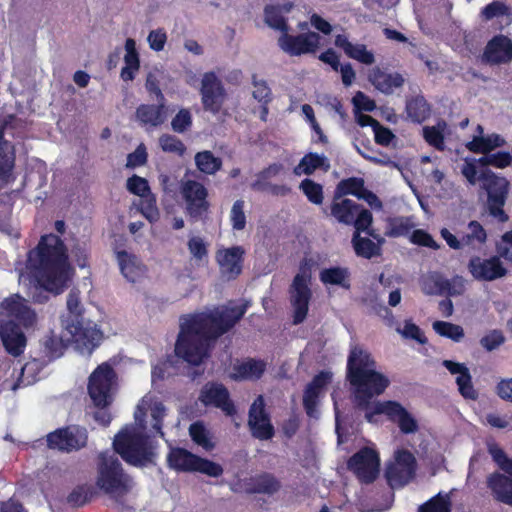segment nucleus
<instances>
[{"label":"nucleus","mask_w":512,"mask_h":512,"mask_svg":"<svg viewBox=\"0 0 512 512\" xmlns=\"http://www.w3.org/2000/svg\"><path fill=\"white\" fill-rule=\"evenodd\" d=\"M312 262L304 259L299 271L293 279L291 303L293 306V323H301L307 316L309 302L312 297L310 288L312 279Z\"/></svg>","instance_id":"obj_9"},{"label":"nucleus","mask_w":512,"mask_h":512,"mask_svg":"<svg viewBox=\"0 0 512 512\" xmlns=\"http://www.w3.org/2000/svg\"><path fill=\"white\" fill-rule=\"evenodd\" d=\"M7 120L0 126V189L14 181L12 172L15 166V151L9 141L5 139Z\"/></svg>","instance_id":"obj_25"},{"label":"nucleus","mask_w":512,"mask_h":512,"mask_svg":"<svg viewBox=\"0 0 512 512\" xmlns=\"http://www.w3.org/2000/svg\"><path fill=\"white\" fill-rule=\"evenodd\" d=\"M244 208L245 202L242 199H238L233 203L230 211V221L234 230L241 231L246 227V215Z\"/></svg>","instance_id":"obj_55"},{"label":"nucleus","mask_w":512,"mask_h":512,"mask_svg":"<svg viewBox=\"0 0 512 512\" xmlns=\"http://www.w3.org/2000/svg\"><path fill=\"white\" fill-rule=\"evenodd\" d=\"M67 313L62 316V325L70 334V340L81 354L91 355L100 345L103 334L97 325L84 317L80 291L72 288L67 295Z\"/></svg>","instance_id":"obj_5"},{"label":"nucleus","mask_w":512,"mask_h":512,"mask_svg":"<svg viewBox=\"0 0 512 512\" xmlns=\"http://www.w3.org/2000/svg\"><path fill=\"white\" fill-rule=\"evenodd\" d=\"M368 235L373 237L377 243L373 242L371 239L367 237H361L358 233H354L352 237V244L355 250V253L358 256L370 259L373 256L380 254V247L384 242V239L374 232H368Z\"/></svg>","instance_id":"obj_34"},{"label":"nucleus","mask_w":512,"mask_h":512,"mask_svg":"<svg viewBox=\"0 0 512 512\" xmlns=\"http://www.w3.org/2000/svg\"><path fill=\"white\" fill-rule=\"evenodd\" d=\"M192 124L193 118L190 110L181 108L172 118L171 128L174 132L183 134L191 129Z\"/></svg>","instance_id":"obj_52"},{"label":"nucleus","mask_w":512,"mask_h":512,"mask_svg":"<svg viewBox=\"0 0 512 512\" xmlns=\"http://www.w3.org/2000/svg\"><path fill=\"white\" fill-rule=\"evenodd\" d=\"M445 277L438 272H428L420 279V287L426 295H444Z\"/></svg>","instance_id":"obj_44"},{"label":"nucleus","mask_w":512,"mask_h":512,"mask_svg":"<svg viewBox=\"0 0 512 512\" xmlns=\"http://www.w3.org/2000/svg\"><path fill=\"white\" fill-rule=\"evenodd\" d=\"M201 102L205 111L218 114L227 98L222 81L213 71L203 74L200 88Z\"/></svg>","instance_id":"obj_13"},{"label":"nucleus","mask_w":512,"mask_h":512,"mask_svg":"<svg viewBox=\"0 0 512 512\" xmlns=\"http://www.w3.org/2000/svg\"><path fill=\"white\" fill-rule=\"evenodd\" d=\"M365 190L362 178L352 177L339 182L336 188V197L353 195L359 199V195Z\"/></svg>","instance_id":"obj_48"},{"label":"nucleus","mask_w":512,"mask_h":512,"mask_svg":"<svg viewBox=\"0 0 512 512\" xmlns=\"http://www.w3.org/2000/svg\"><path fill=\"white\" fill-rule=\"evenodd\" d=\"M248 426L252 436L259 440H269L275 434L261 395L254 400L249 409Z\"/></svg>","instance_id":"obj_17"},{"label":"nucleus","mask_w":512,"mask_h":512,"mask_svg":"<svg viewBox=\"0 0 512 512\" xmlns=\"http://www.w3.org/2000/svg\"><path fill=\"white\" fill-rule=\"evenodd\" d=\"M266 364L262 360L248 359L233 368L232 377L235 380H257L264 374Z\"/></svg>","instance_id":"obj_35"},{"label":"nucleus","mask_w":512,"mask_h":512,"mask_svg":"<svg viewBox=\"0 0 512 512\" xmlns=\"http://www.w3.org/2000/svg\"><path fill=\"white\" fill-rule=\"evenodd\" d=\"M347 379L353 387L354 402L367 408L373 397L381 395L390 381L376 370V362L362 346H350L347 359Z\"/></svg>","instance_id":"obj_3"},{"label":"nucleus","mask_w":512,"mask_h":512,"mask_svg":"<svg viewBox=\"0 0 512 512\" xmlns=\"http://www.w3.org/2000/svg\"><path fill=\"white\" fill-rule=\"evenodd\" d=\"M487 240V234L484 227L475 220L467 225V232L461 235V243L464 248L477 249Z\"/></svg>","instance_id":"obj_42"},{"label":"nucleus","mask_w":512,"mask_h":512,"mask_svg":"<svg viewBox=\"0 0 512 512\" xmlns=\"http://www.w3.org/2000/svg\"><path fill=\"white\" fill-rule=\"evenodd\" d=\"M319 43L320 36L315 32H309L295 37L290 36V54L301 55L314 53Z\"/></svg>","instance_id":"obj_38"},{"label":"nucleus","mask_w":512,"mask_h":512,"mask_svg":"<svg viewBox=\"0 0 512 512\" xmlns=\"http://www.w3.org/2000/svg\"><path fill=\"white\" fill-rule=\"evenodd\" d=\"M47 447L51 450L70 453L87 446L88 431L80 425L58 428L46 436Z\"/></svg>","instance_id":"obj_11"},{"label":"nucleus","mask_w":512,"mask_h":512,"mask_svg":"<svg viewBox=\"0 0 512 512\" xmlns=\"http://www.w3.org/2000/svg\"><path fill=\"white\" fill-rule=\"evenodd\" d=\"M418 512H450L449 498L438 495L421 505Z\"/></svg>","instance_id":"obj_60"},{"label":"nucleus","mask_w":512,"mask_h":512,"mask_svg":"<svg viewBox=\"0 0 512 512\" xmlns=\"http://www.w3.org/2000/svg\"><path fill=\"white\" fill-rule=\"evenodd\" d=\"M284 172L281 164H272L256 175L251 183V189L256 192L268 193L273 196H285L288 188L285 185H278L272 182L280 173Z\"/></svg>","instance_id":"obj_24"},{"label":"nucleus","mask_w":512,"mask_h":512,"mask_svg":"<svg viewBox=\"0 0 512 512\" xmlns=\"http://www.w3.org/2000/svg\"><path fill=\"white\" fill-rule=\"evenodd\" d=\"M166 102L157 104H140L135 111V118L143 127L156 128L161 126L167 119Z\"/></svg>","instance_id":"obj_26"},{"label":"nucleus","mask_w":512,"mask_h":512,"mask_svg":"<svg viewBox=\"0 0 512 512\" xmlns=\"http://www.w3.org/2000/svg\"><path fill=\"white\" fill-rule=\"evenodd\" d=\"M117 374L112 365L103 362L90 374L87 384L88 395L96 408H107L114 400Z\"/></svg>","instance_id":"obj_7"},{"label":"nucleus","mask_w":512,"mask_h":512,"mask_svg":"<svg viewBox=\"0 0 512 512\" xmlns=\"http://www.w3.org/2000/svg\"><path fill=\"white\" fill-rule=\"evenodd\" d=\"M369 81L379 91L390 94L395 88L401 87L404 83L403 77L398 74H390L374 68L369 74Z\"/></svg>","instance_id":"obj_33"},{"label":"nucleus","mask_w":512,"mask_h":512,"mask_svg":"<svg viewBox=\"0 0 512 512\" xmlns=\"http://www.w3.org/2000/svg\"><path fill=\"white\" fill-rule=\"evenodd\" d=\"M447 129V124L445 121H438L434 126H425L422 129L423 137L425 141L436 148L437 150H444V133Z\"/></svg>","instance_id":"obj_45"},{"label":"nucleus","mask_w":512,"mask_h":512,"mask_svg":"<svg viewBox=\"0 0 512 512\" xmlns=\"http://www.w3.org/2000/svg\"><path fill=\"white\" fill-rule=\"evenodd\" d=\"M333 374L330 371H321L306 386L303 395V405L306 414L310 418H319V398L323 395L324 389L332 381Z\"/></svg>","instance_id":"obj_18"},{"label":"nucleus","mask_w":512,"mask_h":512,"mask_svg":"<svg viewBox=\"0 0 512 512\" xmlns=\"http://www.w3.org/2000/svg\"><path fill=\"white\" fill-rule=\"evenodd\" d=\"M158 141L161 150L165 153L176 154L179 157L186 153L187 148L185 144L175 135L162 134Z\"/></svg>","instance_id":"obj_51"},{"label":"nucleus","mask_w":512,"mask_h":512,"mask_svg":"<svg viewBox=\"0 0 512 512\" xmlns=\"http://www.w3.org/2000/svg\"><path fill=\"white\" fill-rule=\"evenodd\" d=\"M465 280L461 276H454L451 279L445 278L444 295L459 296L465 292Z\"/></svg>","instance_id":"obj_63"},{"label":"nucleus","mask_w":512,"mask_h":512,"mask_svg":"<svg viewBox=\"0 0 512 512\" xmlns=\"http://www.w3.org/2000/svg\"><path fill=\"white\" fill-rule=\"evenodd\" d=\"M94 491L91 486L78 485L67 496V503L72 507H82L93 498Z\"/></svg>","instance_id":"obj_49"},{"label":"nucleus","mask_w":512,"mask_h":512,"mask_svg":"<svg viewBox=\"0 0 512 512\" xmlns=\"http://www.w3.org/2000/svg\"><path fill=\"white\" fill-rule=\"evenodd\" d=\"M415 472L414 455L407 450H398L395 453L394 462L386 469V478L392 488L402 487L414 478Z\"/></svg>","instance_id":"obj_14"},{"label":"nucleus","mask_w":512,"mask_h":512,"mask_svg":"<svg viewBox=\"0 0 512 512\" xmlns=\"http://www.w3.org/2000/svg\"><path fill=\"white\" fill-rule=\"evenodd\" d=\"M42 344L46 356L50 359L59 358L63 354V350L65 348L62 340L53 333L46 335Z\"/></svg>","instance_id":"obj_53"},{"label":"nucleus","mask_w":512,"mask_h":512,"mask_svg":"<svg viewBox=\"0 0 512 512\" xmlns=\"http://www.w3.org/2000/svg\"><path fill=\"white\" fill-rule=\"evenodd\" d=\"M488 451L499 468L512 476V459L507 457L504 450L497 444H491Z\"/></svg>","instance_id":"obj_56"},{"label":"nucleus","mask_w":512,"mask_h":512,"mask_svg":"<svg viewBox=\"0 0 512 512\" xmlns=\"http://www.w3.org/2000/svg\"><path fill=\"white\" fill-rule=\"evenodd\" d=\"M471 275L479 281H493L506 275L507 270L497 256L483 259L472 257L468 263Z\"/></svg>","instance_id":"obj_20"},{"label":"nucleus","mask_w":512,"mask_h":512,"mask_svg":"<svg viewBox=\"0 0 512 512\" xmlns=\"http://www.w3.org/2000/svg\"><path fill=\"white\" fill-rule=\"evenodd\" d=\"M408 117L416 123H421L430 115V106L422 96H417L409 100L406 104Z\"/></svg>","instance_id":"obj_46"},{"label":"nucleus","mask_w":512,"mask_h":512,"mask_svg":"<svg viewBox=\"0 0 512 512\" xmlns=\"http://www.w3.org/2000/svg\"><path fill=\"white\" fill-rule=\"evenodd\" d=\"M247 305L225 306L183 317L175 342V355L199 366L210 356L216 341L228 333L245 315Z\"/></svg>","instance_id":"obj_1"},{"label":"nucleus","mask_w":512,"mask_h":512,"mask_svg":"<svg viewBox=\"0 0 512 512\" xmlns=\"http://www.w3.org/2000/svg\"><path fill=\"white\" fill-rule=\"evenodd\" d=\"M189 435L191 440L204 451L210 452L215 448L213 435L202 421H196L189 426Z\"/></svg>","instance_id":"obj_41"},{"label":"nucleus","mask_w":512,"mask_h":512,"mask_svg":"<svg viewBox=\"0 0 512 512\" xmlns=\"http://www.w3.org/2000/svg\"><path fill=\"white\" fill-rule=\"evenodd\" d=\"M487 485L497 501L512 506L511 478L500 473H494L487 478Z\"/></svg>","instance_id":"obj_31"},{"label":"nucleus","mask_w":512,"mask_h":512,"mask_svg":"<svg viewBox=\"0 0 512 512\" xmlns=\"http://www.w3.org/2000/svg\"><path fill=\"white\" fill-rule=\"evenodd\" d=\"M244 254L245 251L241 246H233L217 251L216 261L222 277L227 280H235L242 273Z\"/></svg>","instance_id":"obj_19"},{"label":"nucleus","mask_w":512,"mask_h":512,"mask_svg":"<svg viewBox=\"0 0 512 512\" xmlns=\"http://www.w3.org/2000/svg\"><path fill=\"white\" fill-rule=\"evenodd\" d=\"M509 14L510 7L501 1H493L492 3L486 5L482 10V16L487 20Z\"/></svg>","instance_id":"obj_62"},{"label":"nucleus","mask_w":512,"mask_h":512,"mask_svg":"<svg viewBox=\"0 0 512 512\" xmlns=\"http://www.w3.org/2000/svg\"><path fill=\"white\" fill-rule=\"evenodd\" d=\"M478 166H482L479 159L466 158L461 166V174L474 185L477 182Z\"/></svg>","instance_id":"obj_64"},{"label":"nucleus","mask_w":512,"mask_h":512,"mask_svg":"<svg viewBox=\"0 0 512 512\" xmlns=\"http://www.w3.org/2000/svg\"><path fill=\"white\" fill-rule=\"evenodd\" d=\"M369 406L365 408V418L368 422H374L375 416L379 414L386 415L391 421L396 422L406 409L396 401H383L377 402L373 406V410H368Z\"/></svg>","instance_id":"obj_37"},{"label":"nucleus","mask_w":512,"mask_h":512,"mask_svg":"<svg viewBox=\"0 0 512 512\" xmlns=\"http://www.w3.org/2000/svg\"><path fill=\"white\" fill-rule=\"evenodd\" d=\"M359 206L350 199L338 200L337 197L331 205V214L335 219L343 224L352 225L354 217L359 212Z\"/></svg>","instance_id":"obj_36"},{"label":"nucleus","mask_w":512,"mask_h":512,"mask_svg":"<svg viewBox=\"0 0 512 512\" xmlns=\"http://www.w3.org/2000/svg\"><path fill=\"white\" fill-rule=\"evenodd\" d=\"M180 193L185 201L186 213L193 220H199L205 216L210 208L208 201V190L196 180H183L180 186Z\"/></svg>","instance_id":"obj_12"},{"label":"nucleus","mask_w":512,"mask_h":512,"mask_svg":"<svg viewBox=\"0 0 512 512\" xmlns=\"http://www.w3.org/2000/svg\"><path fill=\"white\" fill-rule=\"evenodd\" d=\"M288 12V3L269 4L264 8V21L272 29L281 32L278 40L280 48L288 52V24L285 13Z\"/></svg>","instance_id":"obj_23"},{"label":"nucleus","mask_w":512,"mask_h":512,"mask_svg":"<svg viewBox=\"0 0 512 512\" xmlns=\"http://www.w3.org/2000/svg\"><path fill=\"white\" fill-rule=\"evenodd\" d=\"M252 84H253V98L257 100L259 103H269L272 100V92L270 87L267 85L266 81L258 80L257 75L253 74L252 76Z\"/></svg>","instance_id":"obj_57"},{"label":"nucleus","mask_w":512,"mask_h":512,"mask_svg":"<svg viewBox=\"0 0 512 512\" xmlns=\"http://www.w3.org/2000/svg\"><path fill=\"white\" fill-rule=\"evenodd\" d=\"M96 485L113 500L119 512L132 509L126 502V496L134 488V479L124 471L117 456L109 451L98 455Z\"/></svg>","instance_id":"obj_4"},{"label":"nucleus","mask_w":512,"mask_h":512,"mask_svg":"<svg viewBox=\"0 0 512 512\" xmlns=\"http://www.w3.org/2000/svg\"><path fill=\"white\" fill-rule=\"evenodd\" d=\"M170 468L179 472H199L210 477H220L223 467L214 461L198 456L185 448H172L167 456Z\"/></svg>","instance_id":"obj_8"},{"label":"nucleus","mask_w":512,"mask_h":512,"mask_svg":"<svg viewBox=\"0 0 512 512\" xmlns=\"http://www.w3.org/2000/svg\"><path fill=\"white\" fill-rule=\"evenodd\" d=\"M432 327L438 335L451 339L454 342H460L464 337L463 328L451 322L438 320L433 323Z\"/></svg>","instance_id":"obj_47"},{"label":"nucleus","mask_w":512,"mask_h":512,"mask_svg":"<svg viewBox=\"0 0 512 512\" xmlns=\"http://www.w3.org/2000/svg\"><path fill=\"white\" fill-rule=\"evenodd\" d=\"M113 449L127 464L143 468L155 463L151 437L135 427L121 429L113 439Z\"/></svg>","instance_id":"obj_6"},{"label":"nucleus","mask_w":512,"mask_h":512,"mask_svg":"<svg viewBox=\"0 0 512 512\" xmlns=\"http://www.w3.org/2000/svg\"><path fill=\"white\" fill-rule=\"evenodd\" d=\"M414 224L409 218H394L389 222L386 234L390 237L405 236L410 233Z\"/></svg>","instance_id":"obj_54"},{"label":"nucleus","mask_w":512,"mask_h":512,"mask_svg":"<svg viewBox=\"0 0 512 512\" xmlns=\"http://www.w3.org/2000/svg\"><path fill=\"white\" fill-rule=\"evenodd\" d=\"M330 167L328 159L325 155H319L317 153H308L300 161V163L294 168V174L297 176L310 175L318 168H323L327 171Z\"/></svg>","instance_id":"obj_40"},{"label":"nucleus","mask_w":512,"mask_h":512,"mask_svg":"<svg viewBox=\"0 0 512 512\" xmlns=\"http://www.w3.org/2000/svg\"><path fill=\"white\" fill-rule=\"evenodd\" d=\"M483 57L491 64L509 62L512 60V41L504 35L495 36L488 42Z\"/></svg>","instance_id":"obj_29"},{"label":"nucleus","mask_w":512,"mask_h":512,"mask_svg":"<svg viewBox=\"0 0 512 512\" xmlns=\"http://www.w3.org/2000/svg\"><path fill=\"white\" fill-rule=\"evenodd\" d=\"M194 162L199 172L204 175H215L222 169L223 161L210 150L199 151L194 156Z\"/></svg>","instance_id":"obj_39"},{"label":"nucleus","mask_w":512,"mask_h":512,"mask_svg":"<svg viewBox=\"0 0 512 512\" xmlns=\"http://www.w3.org/2000/svg\"><path fill=\"white\" fill-rule=\"evenodd\" d=\"M27 268L39 289L32 295L34 303L44 304L49 300L46 292L60 295L72 279L67 247L56 234L42 235L35 248L27 254Z\"/></svg>","instance_id":"obj_2"},{"label":"nucleus","mask_w":512,"mask_h":512,"mask_svg":"<svg viewBox=\"0 0 512 512\" xmlns=\"http://www.w3.org/2000/svg\"><path fill=\"white\" fill-rule=\"evenodd\" d=\"M299 189L312 204L321 205L323 203L324 195L321 184L316 183L312 179L306 178L300 183Z\"/></svg>","instance_id":"obj_50"},{"label":"nucleus","mask_w":512,"mask_h":512,"mask_svg":"<svg viewBox=\"0 0 512 512\" xmlns=\"http://www.w3.org/2000/svg\"><path fill=\"white\" fill-rule=\"evenodd\" d=\"M442 365L452 375L456 376V384L458 386L459 393L466 399L475 400L478 393L473 387L472 377L468 367L464 363H458L452 360H444Z\"/></svg>","instance_id":"obj_27"},{"label":"nucleus","mask_w":512,"mask_h":512,"mask_svg":"<svg viewBox=\"0 0 512 512\" xmlns=\"http://www.w3.org/2000/svg\"><path fill=\"white\" fill-rule=\"evenodd\" d=\"M122 275L132 283L139 281L146 273L147 268L137 256L125 250L116 253Z\"/></svg>","instance_id":"obj_30"},{"label":"nucleus","mask_w":512,"mask_h":512,"mask_svg":"<svg viewBox=\"0 0 512 512\" xmlns=\"http://www.w3.org/2000/svg\"><path fill=\"white\" fill-rule=\"evenodd\" d=\"M380 460L371 448H363L348 461V468L364 483L373 482L379 473Z\"/></svg>","instance_id":"obj_16"},{"label":"nucleus","mask_w":512,"mask_h":512,"mask_svg":"<svg viewBox=\"0 0 512 512\" xmlns=\"http://www.w3.org/2000/svg\"><path fill=\"white\" fill-rule=\"evenodd\" d=\"M349 277V270L343 267L326 268L319 274L320 281L324 285H337L345 289L350 288Z\"/></svg>","instance_id":"obj_43"},{"label":"nucleus","mask_w":512,"mask_h":512,"mask_svg":"<svg viewBox=\"0 0 512 512\" xmlns=\"http://www.w3.org/2000/svg\"><path fill=\"white\" fill-rule=\"evenodd\" d=\"M0 338L8 354L19 357L24 353L27 339L14 320L0 321Z\"/></svg>","instance_id":"obj_22"},{"label":"nucleus","mask_w":512,"mask_h":512,"mask_svg":"<svg viewBox=\"0 0 512 512\" xmlns=\"http://www.w3.org/2000/svg\"><path fill=\"white\" fill-rule=\"evenodd\" d=\"M479 178L482 180L483 188L487 192V209L489 215L499 222H507L509 217L503 207L508 194V180L495 175L491 171L483 172Z\"/></svg>","instance_id":"obj_10"},{"label":"nucleus","mask_w":512,"mask_h":512,"mask_svg":"<svg viewBox=\"0 0 512 512\" xmlns=\"http://www.w3.org/2000/svg\"><path fill=\"white\" fill-rule=\"evenodd\" d=\"M242 487L247 494L273 495L280 489L279 480L272 474L263 472L255 476L245 478Z\"/></svg>","instance_id":"obj_28"},{"label":"nucleus","mask_w":512,"mask_h":512,"mask_svg":"<svg viewBox=\"0 0 512 512\" xmlns=\"http://www.w3.org/2000/svg\"><path fill=\"white\" fill-rule=\"evenodd\" d=\"M482 166L491 165L497 168H505L512 162V156L509 152H497L493 154H486L479 158Z\"/></svg>","instance_id":"obj_58"},{"label":"nucleus","mask_w":512,"mask_h":512,"mask_svg":"<svg viewBox=\"0 0 512 512\" xmlns=\"http://www.w3.org/2000/svg\"><path fill=\"white\" fill-rule=\"evenodd\" d=\"M0 308L2 313L14 319L19 326L29 328L36 322V313L26 304L25 299L18 294L4 299Z\"/></svg>","instance_id":"obj_21"},{"label":"nucleus","mask_w":512,"mask_h":512,"mask_svg":"<svg viewBox=\"0 0 512 512\" xmlns=\"http://www.w3.org/2000/svg\"><path fill=\"white\" fill-rule=\"evenodd\" d=\"M372 219L371 212L359 206V212H357L354 217V221L352 222V225L355 227L354 233H358V235H360L361 232H366L367 234L368 232H373L370 229Z\"/></svg>","instance_id":"obj_59"},{"label":"nucleus","mask_w":512,"mask_h":512,"mask_svg":"<svg viewBox=\"0 0 512 512\" xmlns=\"http://www.w3.org/2000/svg\"><path fill=\"white\" fill-rule=\"evenodd\" d=\"M335 45L341 48L349 58L363 64L371 65L375 61L374 54L368 51L364 44H353L345 35H337Z\"/></svg>","instance_id":"obj_32"},{"label":"nucleus","mask_w":512,"mask_h":512,"mask_svg":"<svg viewBox=\"0 0 512 512\" xmlns=\"http://www.w3.org/2000/svg\"><path fill=\"white\" fill-rule=\"evenodd\" d=\"M199 401L206 407L220 409L227 416H234L237 412L228 389L222 383L207 382L200 390Z\"/></svg>","instance_id":"obj_15"},{"label":"nucleus","mask_w":512,"mask_h":512,"mask_svg":"<svg viewBox=\"0 0 512 512\" xmlns=\"http://www.w3.org/2000/svg\"><path fill=\"white\" fill-rule=\"evenodd\" d=\"M127 189L130 193L140 197H144L150 192L148 181L138 175L128 178Z\"/></svg>","instance_id":"obj_61"}]
</instances>
